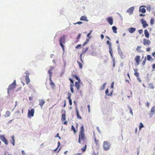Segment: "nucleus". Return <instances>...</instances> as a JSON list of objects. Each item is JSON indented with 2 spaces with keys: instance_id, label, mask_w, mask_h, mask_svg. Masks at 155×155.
Returning a JSON list of instances; mask_svg holds the SVG:
<instances>
[{
  "instance_id": "nucleus-29",
  "label": "nucleus",
  "mask_w": 155,
  "mask_h": 155,
  "mask_svg": "<svg viewBox=\"0 0 155 155\" xmlns=\"http://www.w3.org/2000/svg\"><path fill=\"white\" fill-rule=\"evenodd\" d=\"M88 48H86L85 50L84 51H83L82 52L81 54V55H80V58H81V61H82V58H81V56H82V54H84V53H85L86 52V51H87L88 50Z\"/></svg>"
},
{
  "instance_id": "nucleus-57",
  "label": "nucleus",
  "mask_w": 155,
  "mask_h": 155,
  "mask_svg": "<svg viewBox=\"0 0 155 155\" xmlns=\"http://www.w3.org/2000/svg\"><path fill=\"white\" fill-rule=\"evenodd\" d=\"M152 56L154 57V58H155V51L154 52H153L152 53Z\"/></svg>"
},
{
  "instance_id": "nucleus-60",
  "label": "nucleus",
  "mask_w": 155,
  "mask_h": 155,
  "mask_svg": "<svg viewBox=\"0 0 155 155\" xmlns=\"http://www.w3.org/2000/svg\"><path fill=\"white\" fill-rule=\"evenodd\" d=\"M150 50V48H147L146 50L147 51H149Z\"/></svg>"
},
{
  "instance_id": "nucleus-4",
  "label": "nucleus",
  "mask_w": 155,
  "mask_h": 155,
  "mask_svg": "<svg viewBox=\"0 0 155 155\" xmlns=\"http://www.w3.org/2000/svg\"><path fill=\"white\" fill-rule=\"evenodd\" d=\"M16 85V80H15L13 83L10 84L8 89V92L9 93V92L11 90L15 89Z\"/></svg>"
},
{
  "instance_id": "nucleus-3",
  "label": "nucleus",
  "mask_w": 155,
  "mask_h": 155,
  "mask_svg": "<svg viewBox=\"0 0 155 155\" xmlns=\"http://www.w3.org/2000/svg\"><path fill=\"white\" fill-rule=\"evenodd\" d=\"M65 41V37L64 36L61 37L59 40L60 45L63 50H64V46L63 44H64Z\"/></svg>"
},
{
  "instance_id": "nucleus-50",
  "label": "nucleus",
  "mask_w": 155,
  "mask_h": 155,
  "mask_svg": "<svg viewBox=\"0 0 155 155\" xmlns=\"http://www.w3.org/2000/svg\"><path fill=\"white\" fill-rule=\"evenodd\" d=\"M92 32V30H91L90 31V32L87 35V37L88 38H90V37H89V36L90 35V34Z\"/></svg>"
},
{
  "instance_id": "nucleus-20",
  "label": "nucleus",
  "mask_w": 155,
  "mask_h": 155,
  "mask_svg": "<svg viewBox=\"0 0 155 155\" xmlns=\"http://www.w3.org/2000/svg\"><path fill=\"white\" fill-rule=\"evenodd\" d=\"M80 82H76L75 84V86L76 87L77 89L78 90L80 89Z\"/></svg>"
},
{
  "instance_id": "nucleus-26",
  "label": "nucleus",
  "mask_w": 155,
  "mask_h": 155,
  "mask_svg": "<svg viewBox=\"0 0 155 155\" xmlns=\"http://www.w3.org/2000/svg\"><path fill=\"white\" fill-rule=\"evenodd\" d=\"M25 80L26 84H28L30 82V79L28 75L25 76Z\"/></svg>"
},
{
  "instance_id": "nucleus-34",
  "label": "nucleus",
  "mask_w": 155,
  "mask_h": 155,
  "mask_svg": "<svg viewBox=\"0 0 155 155\" xmlns=\"http://www.w3.org/2000/svg\"><path fill=\"white\" fill-rule=\"evenodd\" d=\"M141 48V46H137V51L138 52H141V51L140 50Z\"/></svg>"
},
{
  "instance_id": "nucleus-6",
  "label": "nucleus",
  "mask_w": 155,
  "mask_h": 155,
  "mask_svg": "<svg viewBox=\"0 0 155 155\" xmlns=\"http://www.w3.org/2000/svg\"><path fill=\"white\" fill-rule=\"evenodd\" d=\"M107 44L108 45L109 48V52L110 53L111 56L112 57H113V54H112V44L110 42L108 41H107Z\"/></svg>"
},
{
  "instance_id": "nucleus-21",
  "label": "nucleus",
  "mask_w": 155,
  "mask_h": 155,
  "mask_svg": "<svg viewBox=\"0 0 155 155\" xmlns=\"http://www.w3.org/2000/svg\"><path fill=\"white\" fill-rule=\"evenodd\" d=\"M128 30L130 33H132L136 31V28H128Z\"/></svg>"
},
{
  "instance_id": "nucleus-42",
  "label": "nucleus",
  "mask_w": 155,
  "mask_h": 155,
  "mask_svg": "<svg viewBox=\"0 0 155 155\" xmlns=\"http://www.w3.org/2000/svg\"><path fill=\"white\" fill-rule=\"evenodd\" d=\"M12 141L11 142V143L13 144V146L14 145V143H15V140H14V136H12Z\"/></svg>"
},
{
  "instance_id": "nucleus-38",
  "label": "nucleus",
  "mask_w": 155,
  "mask_h": 155,
  "mask_svg": "<svg viewBox=\"0 0 155 155\" xmlns=\"http://www.w3.org/2000/svg\"><path fill=\"white\" fill-rule=\"evenodd\" d=\"M144 127V126L142 123H140L139 126V130H140L141 129Z\"/></svg>"
},
{
  "instance_id": "nucleus-18",
  "label": "nucleus",
  "mask_w": 155,
  "mask_h": 155,
  "mask_svg": "<svg viewBox=\"0 0 155 155\" xmlns=\"http://www.w3.org/2000/svg\"><path fill=\"white\" fill-rule=\"evenodd\" d=\"M81 21H83L87 22L88 20L87 19V18L86 16H81L80 18Z\"/></svg>"
},
{
  "instance_id": "nucleus-36",
  "label": "nucleus",
  "mask_w": 155,
  "mask_h": 155,
  "mask_svg": "<svg viewBox=\"0 0 155 155\" xmlns=\"http://www.w3.org/2000/svg\"><path fill=\"white\" fill-rule=\"evenodd\" d=\"M71 129L73 131L74 133L75 134L76 132V130L75 129L73 125H72Z\"/></svg>"
},
{
  "instance_id": "nucleus-11",
  "label": "nucleus",
  "mask_w": 155,
  "mask_h": 155,
  "mask_svg": "<svg viewBox=\"0 0 155 155\" xmlns=\"http://www.w3.org/2000/svg\"><path fill=\"white\" fill-rule=\"evenodd\" d=\"M151 43V42L150 40L148 39H147L146 38H144L143 39V44L144 45H149Z\"/></svg>"
},
{
  "instance_id": "nucleus-62",
  "label": "nucleus",
  "mask_w": 155,
  "mask_h": 155,
  "mask_svg": "<svg viewBox=\"0 0 155 155\" xmlns=\"http://www.w3.org/2000/svg\"><path fill=\"white\" fill-rule=\"evenodd\" d=\"M81 45H77L76 46V48H78L79 47H81Z\"/></svg>"
},
{
  "instance_id": "nucleus-64",
  "label": "nucleus",
  "mask_w": 155,
  "mask_h": 155,
  "mask_svg": "<svg viewBox=\"0 0 155 155\" xmlns=\"http://www.w3.org/2000/svg\"><path fill=\"white\" fill-rule=\"evenodd\" d=\"M152 68L153 69H154L155 68V64H153L152 66Z\"/></svg>"
},
{
  "instance_id": "nucleus-46",
  "label": "nucleus",
  "mask_w": 155,
  "mask_h": 155,
  "mask_svg": "<svg viewBox=\"0 0 155 155\" xmlns=\"http://www.w3.org/2000/svg\"><path fill=\"white\" fill-rule=\"evenodd\" d=\"M83 22H81V21H78V22H76V23H74V25H76L77 24H79V25H80V24H81Z\"/></svg>"
},
{
  "instance_id": "nucleus-15",
  "label": "nucleus",
  "mask_w": 155,
  "mask_h": 155,
  "mask_svg": "<svg viewBox=\"0 0 155 155\" xmlns=\"http://www.w3.org/2000/svg\"><path fill=\"white\" fill-rule=\"evenodd\" d=\"M118 52L121 58L123 59L125 58V56L124 55L122 51L120 50V49L118 50Z\"/></svg>"
},
{
  "instance_id": "nucleus-16",
  "label": "nucleus",
  "mask_w": 155,
  "mask_h": 155,
  "mask_svg": "<svg viewBox=\"0 0 155 155\" xmlns=\"http://www.w3.org/2000/svg\"><path fill=\"white\" fill-rule=\"evenodd\" d=\"M39 105L42 107L43 105L45 103V100L43 99H39Z\"/></svg>"
},
{
  "instance_id": "nucleus-44",
  "label": "nucleus",
  "mask_w": 155,
  "mask_h": 155,
  "mask_svg": "<svg viewBox=\"0 0 155 155\" xmlns=\"http://www.w3.org/2000/svg\"><path fill=\"white\" fill-rule=\"evenodd\" d=\"M71 94L70 93H68V97L67 99L69 100L71 99Z\"/></svg>"
},
{
  "instance_id": "nucleus-17",
  "label": "nucleus",
  "mask_w": 155,
  "mask_h": 155,
  "mask_svg": "<svg viewBox=\"0 0 155 155\" xmlns=\"http://www.w3.org/2000/svg\"><path fill=\"white\" fill-rule=\"evenodd\" d=\"M145 7V6H142L140 8L139 10L142 13H144L146 12V10L144 8Z\"/></svg>"
},
{
  "instance_id": "nucleus-55",
  "label": "nucleus",
  "mask_w": 155,
  "mask_h": 155,
  "mask_svg": "<svg viewBox=\"0 0 155 155\" xmlns=\"http://www.w3.org/2000/svg\"><path fill=\"white\" fill-rule=\"evenodd\" d=\"M25 73L27 74L26 75H28V76L29 75V73L28 71H26L25 72Z\"/></svg>"
},
{
  "instance_id": "nucleus-24",
  "label": "nucleus",
  "mask_w": 155,
  "mask_h": 155,
  "mask_svg": "<svg viewBox=\"0 0 155 155\" xmlns=\"http://www.w3.org/2000/svg\"><path fill=\"white\" fill-rule=\"evenodd\" d=\"M49 80L50 81V85L52 86V88H54L55 86V84H54V83L52 81L51 77H50Z\"/></svg>"
},
{
  "instance_id": "nucleus-31",
  "label": "nucleus",
  "mask_w": 155,
  "mask_h": 155,
  "mask_svg": "<svg viewBox=\"0 0 155 155\" xmlns=\"http://www.w3.org/2000/svg\"><path fill=\"white\" fill-rule=\"evenodd\" d=\"M109 91L108 90V89H107L106 91H105V94H107L108 96H112V93H110L109 94H108V93Z\"/></svg>"
},
{
  "instance_id": "nucleus-52",
  "label": "nucleus",
  "mask_w": 155,
  "mask_h": 155,
  "mask_svg": "<svg viewBox=\"0 0 155 155\" xmlns=\"http://www.w3.org/2000/svg\"><path fill=\"white\" fill-rule=\"evenodd\" d=\"M114 85V82H112L111 83V88H113Z\"/></svg>"
},
{
  "instance_id": "nucleus-63",
  "label": "nucleus",
  "mask_w": 155,
  "mask_h": 155,
  "mask_svg": "<svg viewBox=\"0 0 155 155\" xmlns=\"http://www.w3.org/2000/svg\"><path fill=\"white\" fill-rule=\"evenodd\" d=\"M63 124H64L66 125L68 124V122L67 121H65L64 122Z\"/></svg>"
},
{
  "instance_id": "nucleus-43",
  "label": "nucleus",
  "mask_w": 155,
  "mask_h": 155,
  "mask_svg": "<svg viewBox=\"0 0 155 155\" xmlns=\"http://www.w3.org/2000/svg\"><path fill=\"white\" fill-rule=\"evenodd\" d=\"M105 84L106 83H104L102 84V85L101 86L100 88L101 90H102L104 89V88L105 87Z\"/></svg>"
},
{
  "instance_id": "nucleus-23",
  "label": "nucleus",
  "mask_w": 155,
  "mask_h": 155,
  "mask_svg": "<svg viewBox=\"0 0 155 155\" xmlns=\"http://www.w3.org/2000/svg\"><path fill=\"white\" fill-rule=\"evenodd\" d=\"M144 33L145 37L147 38H149V34L147 29L144 30Z\"/></svg>"
},
{
  "instance_id": "nucleus-14",
  "label": "nucleus",
  "mask_w": 155,
  "mask_h": 155,
  "mask_svg": "<svg viewBox=\"0 0 155 155\" xmlns=\"http://www.w3.org/2000/svg\"><path fill=\"white\" fill-rule=\"evenodd\" d=\"M155 113V106H153L151 109L150 113V117H151Z\"/></svg>"
},
{
  "instance_id": "nucleus-48",
  "label": "nucleus",
  "mask_w": 155,
  "mask_h": 155,
  "mask_svg": "<svg viewBox=\"0 0 155 155\" xmlns=\"http://www.w3.org/2000/svg\"><path fill=\"white\" fill-rule=\"evenodd\" d=\"M59 133H58L55 136V137H58L59 139H61V137H60L59 136Z\"/></svg>"
},
{
  "instance_id": "nucleus-35",
  "label": "nucleus",
  "mask_w": 155,
  "mask_h": 155,
  "mask_svg": "<svg viewBox=\"0 0 155 155\" xmlns=\"http://www.w3.org/2000/svg\"><path fill=\"white\" fill-rule=\"evenodd\" d=\"M78 64L79 65V68L80 69H82L83 67V65L80 62L78 61Z\"/></svg>"
},
{
  "instance_id": "nucleus-27",
  "label": "nucleus",
  "mask_w": 155,
  "mask_h": 155,
  "mask_svg": "<svg viewBox=\"0 0 155 155\" xmlns=\"http://www.w3.org/2000/svg\"><path fill=\"white\" fill-rule=\"evenodd\" d=\"M76 112L77 118L79 119H82L81 117L79 115L78 110L77 108L76 109Z\"/></svg>"
},
{
  "instance_id": "nucleus-8",
  "label": "nucleus",
  "mask_w": 155,
  "mask_h": 155,
  "mask_svg": "<svg viewBox=\"0 0 155 155\" xmlns=\"http://www.w3.org/2000/svg\"><path fill=\"white\" fill-rule=\"evenodd\" d=\"M140 57L139 55H137L134 58V61L136 62V64L137 65H138L140 61Z\"/></svg>"
},
{
  "instance_id": "nucleus-41",
  "label": "nucleus",
  "mask_w": 155,
  "mask_h": 155,
  "mask_svg": "<svg viewBox=\"0 0 155 155\" xmlns=\"http://www.w3.org/2000/svg\"><path fill=\"white\" fill-rule=\"evenodd\" d=\"M52 71L49 70L48 71V73L49 74L50 77H52Z\"/></svg>"
},
{
  "instance_id": "nucleus-1",
  "label": "nucleus",
  "mask_w": 155,
  "mask_h": 155,
  "mask_svg": "<svg viewBox=\"0 0 155 155\" xmlns=\"http://www.w3.org/2000/svg\"><path fill=\"white\" fill-rule=\"evenodd\" d=\"M84 126L82 125L81 127L79 134L78 143L80 144H85L84 147L81 148V150L83 152L86 151L87 147V141L86 140V137L84 134Z\"/></svg>"
},
{
  "instance_id": "nucleus-56",
  "label": "nucleus",
  "mask_w": 155,
  "mask_h": 155,
  "mask_svg": "<svg viewBox=\"0 0 155 155\" xmlns=\"http://www.w3.org/2000/svg\"><path fill=\"white\" fill-rule=\"evenodd\" d=\"M54 68L53 67L50 66V69L49 70L52 71L53 70Z\"/></svg>"
},
{
  "instance_id": "nucleus-5",
  "label": "nucleus",
  "mask_w": 155,
  "mask_h": 155,
  "mask_svg": "<svg viewBox=\"0 0 155 155\" xmlns=\"http://www.w3.org/2000/svg\"><path fill=\"white\" fill-rule=\"evenodd\" d=\"M35 113V109L34 108H32L31 110H29L28 113V118H30L33 117Z\"/></svg>"
},
{
  "instance_id": "nucleus-59",
  "label": "nucleus",
  "mask_w": 155,
  "mask_h": 155,
  "mask_svg": "<svg viewBox=\"0 0 155 155\" xmlns=\"http://www.w3.org/2000/svg\"><path fill=\"white\" fill-rule=\"evenodd\" d=\"M101 38L103 39L104 38V35H103V34H101Z\"/></svg>"
},
{
  "instance_id": "nucleus-30",
  "label": "nucleus",
  "mask_w": 155,
  "mask_h": 155,
  "mask_svg": "<svg viewBox=\"0 0 155 155\" xmlns=\"http://www.w3.org/2000/svg\"><path fill=\"white\" fill-rule=\"evenodd\" d=\"M137 69H136V70L134 69V71H135L134 74L138 78L139 77V74L138 72H137Z\"/></svg>"
},
{
  "instance_id": "nucleus-25",
  "label": "nucleus",
  "mask_w": 155,
  "mask_h": 155,
  "mask_svg": "<svg viewBox=\"0 0 155 155\" xmlns=\"http://www.w3.org/2000/svg\"><path fill=\"white\" fill-rule=\"evenodd\" d=\"M11 112L9 110H7L6 112L5 117H9L10 116Z\"/></svg>"
},
{
  "instance_id": "nucleus-2",
  "label": "nucleus",
  "mask_w": 155,
  "mask_h": 155,
  "mask_svg": "<svg viewBox=\"0 0 155 155\" xmlns=\"http://www.w3.org/2000/svg\"><path fill=\"white\" fill-rule=\"evenodd\" d=\"M110 147V144L108 141H104L103 143V148L104 150H107Z\"/></svg>"
},
{
  "instance_id": "nucleus-45",
  "label": "nucleus",
  "mask_w": 155,
  "mask_h": 155,
  "mask_svg": "<svg viewBox=\"0 0 155 155\" xmlns=\"http://www.w3.org/2000/svg\"><path fill=\"white\" fill-rule=\"evenodd\" d=\"M138 32L140 34H142L143 32V31L142 29H140L138 31Z\"/></svg>"
},
{
  "instance_id": "nucleus-9",
  "label": "nucleus",
  "mask_w": 155,
  "mask_h": 155,
  "mask_svg": "<svg viewBox=\"0 0 155 155\" xmlns=\"http://www.w3.org/2000/svg\"><path fill=\"white\" fill-rule=\"evenodd\" d=\"M69 80L71 82L70 84L71 91V92L73 93L74 92V89L73 88V87L74 86V81L71 78H69Z\"/></svg>"
},
{
  "instance_id": "nucleus-33",
  "label": "nucleus",
  "mask_w": 155,
  "mask_h": 155,
  "mask_svg": "<svg viewBox=\"0 0 155 155\" xmlns=\"http://www.w3.org/2000/svg\"><path fill=\"white\" fill-rule=\"evenodd\" d=\"M112 30H113V31L114 32V33H117V28L115 26H113L112 27Z\"/></svg>"
},
{
  "instance_id": "nucleus-40",
  "label": "nucleus",
  "mask_w": 155,
  "mask_h": 155,
  "mask_svg": "<svg viewBox=\"0 0 155 155\" xmlns=\"http://www.w3.org/2000/svg\"><path fill=\"white\" fill-rule=\"evenodd\" d=\"M147 9L148 11H149V12L151 11V7L150 6V5H149L147 7Z\"/></svg>"
},
{
  "instance_id": "nucleus-49",
  "label": "nucleus",
  "mask_w": 155,
  "mask_h": 155,
  "mask_svg": "<svg viewBox=\"0 0 155 155\" xmlns=\"http://www.w3.org/2000/svg\"><path fill=\"white\" fill-rule=\"evenodd\" d=\"M113 67H115V60L114 59H113Z\"/></svg>"
},
{
  "instance_id": "nucleus-58",
  "label": "nucleus",
  "mask_w": 155,
  "mask_h": 155,
  "mask_svg": "<svg viewBox=\"0 0 155 155\" xmlns=\"http://www.w3.org/2000/svg\"><path fill=\"white\" fill-rule=\"evenodd\" d=\"M66 105V101H65V100H64V105H63V107H65Z\"/></svg>"
},
{
  "instance_id": "nucleus-53",
  "label": "nucleus",
  "mask_w": 155,
  "mask_h": 155,
  "mask_svg": "<svg viewBox=\"0 0 155 155\" xmlns=\"http://www.w3.org/2000/svg\"><path fill=\"white\" fill-rule=\"evenodd\" d=\"M87 107L88 110V112L89 113H90V106L89 105H87Z\"/></svg>"
},
{
  "instance_id": "nucleus-61",
  "label": "nucleus",
  "mask_w": 155,
  "mask_h": 155,
  "mask_svg": "<svg viewBox=\"0 0 155 155\" xmlns=\"http://www.w3.org/2000/svg\"><path fill=\"white\" fill-rule=\"evenodd\" d=\"M21 153L23 155H25V153L24 150H22L21 151Z\"/></svg>"
},
{
  "instance_id": "nucleus-13",
  "label": "nucleus",
  "mask_w": 155,
  "mask_h": 155,
  "mask_svg": "<svg viewBox=\"0 0 155 155\" xmlns=\"http://www.w3.org/2000/svg\"><path fill=\"white\" fill-rule=\"evenodd\" d=\"M107 20L108 23L110 25H112L113 24V19L112 17H108L107 18Z\"/></svg>"
},
{
  "instance_id": "nucleus-37",
  "label": "nucleus",
  "mask_w": 155,
  "mask_h": 155,
  "mask_svg": "<svg viewBox=\"0 0 155 155\" xmlns=\"http://www.w3.org/2000/svg\"><path fill=\"white\" fill-rule=\"evenodd\" d=\"M149 87L150 88L153 89L154 88V87L153 86V84H149Z\"/></svg>"
},
{
  "instance_id": "nucleus-12",
  "label": "nucleus",
  "mask_w": 155,
  "mask_h": 155,
  "mask_svg": "<svg viewBox=\"0 0 155 155\" xmlns=\"http://www.w3.org/2000/svg\"><path fill=\"white\" fill-rule=\"evenodd\" d=\"M63 111L64 112V113L62 114L61 118V121L62 122L65 121L66 120V112L64 110H62V112H63Z\"/></svg>"
},
{
  "instance_id": "nucleus-39",
  "label": "nucleus",
  "mask_w": 155,
  "mask_h": 155,
  "mask_svg": "<svg viewBox=\"0 0 155 155\" xmlns=\"http://www.w3.org/2000/svg\"><path fill=\"white\" fill-rule=\"evenodd\" d=\"M146 61V58L145 57V59H144V60L142 62V65L143 66H144L145 65Z\"/></svg>"
},
{
  "instance_id": "nucleus-19",
  "label": "nucleus",
  "mask_w": 155,
  "mask_h": 155,
  "mask_svg": "<svg viewBox=\"0 0 155 155\" xmlns=\"http://www.w3.org/2000/svg\"><path fill=\"white\" fill-rule=\"evenodd\" d=\"M134 7H131L127 10V12L129 13L130 14H131L133 12L134 10Z\"/></svg>"
},
{
  "instance_id": "nucleus-51",
  "label": "nucleus",
  "mask_w": 155,
  "mask_h": 155,
  "mask_svg": "<svg viewBox=\"0 0 155 155\" xmlns=\"http://www.w3.org/2000/svg\"><path fill=\"white\" fill-rule=\"evenodd\" d=\"M69 102L70 104L71 105L72 104V100L71 99H70L69 100Z\"/></svg>"
},
{
  "instance_id": "nucleus-10",
  "label": "nucleus",
  "mask_w": 155,
  "mask_h": 155,
  "mask_svg": "<svg viewBox=\"0 0 155 155\" xmlns=\"http://www.w3.org/2000/svg\"><path fill=\"white\" fill-rule=\"evenodd\" d=\"M141 21L143 28H145L148 26V25L146 21L143 19H142L141 20Z\"/></svg>"
},
{
  "instance_id": "nucleus-28",
  "label": "nucleus",
  "mask_w": 155,
  "mask_h": 155,
  "mask_svg": "<svg viewBox=\"0 0 155 155\" xmlns=\"http://www.w3.org/2000/svg\"><path fill=\"white\" fill-rule=\"evenodd\" d=\"M94 140L95 144L96 145H99V140H98L97 139L96 137H94Z\"/></svg>"
},
{
  "instance_id": "nucleus-32",
  "label": "nucleus",
  "mask_w": 155,
  "mask_h": 155,
  "mask_svg": "<svg viewBox=\"0 0 155 155\" xmlns=\"http://www.w3.org/2000/svg\"><path fill=\"white\" fill-rule=\"evenodd\" d=\"M72 76L73 78H75L76 79L78 80L79 82H80L81 81L80 78L77 75H75L72 74Z\"/></svg>"
},
{
  "instance_id": "nucleus-7",
  "label": "nucleus",
  "mask_w": 155,
  "mask_h": 155,
  "mask_svg": "<svg viewBox=\"0 0 155 155\" xmlns=\"http://www.w3.org/2000/svg\"><path fill=\"white\" fill-rule=\"evenodd\" d=\"M0 139L6 145H7L8 144V141L5 138L4 135H0Z\"/></svg>"
},
{
  "instance_id": "nucleus-54",
  "label": "nucleus",
  "mask_w": 155,
  "mask_h": 155,
  "mask_svg": "<svg viewBox=\"0 0 155 155\" xmlns=\"http://www.w3.org/2000/svg\"><path fill=\"white\" fill-rule=\"evenodd\" d=\"M81 34H79L78 35V36L77 37V39H79L80 38H81Z\"/></svg>"
},
{
  "instance_id": "nucleus-22",
  "label": "nucleus",
  "mask_w": 155,
  "mask_h": 155,
  "mask_svg": "<svg viewBox=\"0 0 155 155\" xmlns=\"http://www.w3.org/2000/svg\"><path fill=\"white\" fill-rule=\"evenodd\" d=\"M147 60L148 61H150L152 62L154 61L153 59L152 58L151 56L150 55H147Z\"/></svg>"
},
{
  "instance_id": "nucleus-47",
  "label": "nucleus",
  "mask_w": 155,
  "mask_h": 155,
  "mask_svg": "<svg viewBox=\"0 0 155 155\" xmlns=\"http://www.w3.org/2000/svg\"><path fill=\"white\" fill-rule=\"evenodd\" d=\"M150 23L151 24H153L154 22V20L153 18H151L150 20Z\"/></svg>"
}]
</instances>
